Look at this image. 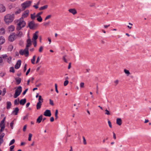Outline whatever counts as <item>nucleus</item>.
<instances>
[{
    "instance_id": "nucleus-54",
    "label": "nucleus",
    "mask_w": 151,
    "mask_h": 151,
    "mask_svg": "<svg viewBox=\"0 0 151 151\" xmlns=\"http://www.w3.org/2000/svg\"><path fill=\"white\" fill-rule=\"evenodd\" d=\"M27 127V125H25L24 126L23 129V132H25L26 131Z\"/></svg>"
},
{
    "instance_id": "nucleus-1",
    "label": "nucleus",
    "mask_w": 151,
    "mask_h": 151,
    "mask_svg": "<svg viewBox=\"0 0 151 151\" xmlns=\"http://www.w3.org/2000/svg\"><path fill=\"white\" fill-rule=\"evenodd\" d=\"M26 22L24 21L23 18H21L17 22V26L16 29L17 31H19L22 28L24 27L26 25Z\"/></svg>"
},
{
    "instance_id": "nucleus-25",
    "label": "nucleus",
    "mask_w": 151,
    "mask_h": 151,
    "mask_svg": "<svg viewBox=\"0 0 151 151\" xmlns=\"http://www.w3.org/2000/svg\"><path fill=\"white\" fill-rule=\"evenodd\" d=\"M5 30L4 29L2 28L0 29V34L3 35L5 33Z\"/></svg>"
},
{
    "instance_id": "nucleus-33",
    "label": "nucleus",
    "mask_w": 151,
    "mask_h": 151,
    "mask_svg": "<svg viewBox=\"0 0 151 151\" xmlns=\"http://www.w3.org/2000/svg\"><path fill=\"white\" fill-rule=\"evenodd\" d=\"M37 17V19L38 22H41L42 21V19L41 16Z\"/></svg>"
},
{
    "instance_id": "nucleus-38",
    "label": "nucleus",
    "mask_w": 151,
    "mask_h": 151,
    "mask_svg": "<svg viewBox=\"0 0 151 151\" xmlns=\"http://www.w3.org/2000/svg\"><path fill=\"white\" fill-rule=\"evenodd\" d=\"M32 136V134L29 133V137H28V140L29 141H30L31 140V138Z\"/></svg>"
},
{
    "instance_id": "nucleus-41",
    "label": "nucleus",
    "mask_w": 151,
    "mask_h": 151,
    "mask_svg": "<svg viewBox=\"0 0 151 151\" xmlns=\"http://www.w3.org/2000/svg\"><path fill=\"white\" fill-rule=\"evenodd\" d=\"M43 12H41L38 13L36 15V17H40V15L42 14Z\"/></svg>"
},
{
    "instance_id": "nucleus-36",
    "label": "nucleus",
    "mask_w": 151,
    "mask_h": 151,
    "mask_svg": "<svg viewBox=\"0 0 151 151\" xmlns=\"http://www.w3.org/2000/svg\"><path fill=\"white\" fill-rule=\"evenodd\" d=\"M12 58L11 57H9L7 58V62L9 63H10L11 62Z\"/></svg>"
},
{
    "instance_id": "nucleus-17",
    "label": "nucleus",
    "mask_w": 151,
    "mask_h": 151,
    "mask_svg": "<svg viewBox=\"0 0 151 151\" xmlns=\"http://www.w3.org/2000/svg\"><path fill=\"white\" fill-rule=\"evenodd\" d=\"M42 105V102H38L36 105L37 109V110L39 109H40Z\"/></svg>"
},
{
    "instance_id": "nucleus-5",
    "label": "nucleus",
    "mask_w": 151,
    "mask_h": 151,
    "mask_svg": "<svg viewBox=\"0 0 151 151\" xmlns=\"http://www.w3.org/2000/svg\"><path fill=\"white\" fill-rule=\"evenodd\" d=\"M37 26V24H35L33 21H32L29 23L27 27H29L30 29H32Z\"/></svg>"
},
{
    "instance_id": "nucleus-9",
    "label": "nucleus",
    "mask_w": 151,
    "mask_h": 151,
    "mask_svg": "<svg viewBox=\"0 0 151 151\" xmlns=\"http://www.w3.org/2000/svg\"><path fill=\"white\" fill-rule=\"evenodd\" d=\"M29 11L28 10H27L24 11L23 13L21 18H23V19L24 18H26L28 17L29 15Z\"/></svg>"
},
{
    "instance_id": "nucleus-48",
    "label": "nucleus",
    "mask_w": 151,
    "mask_h": 151,
    "mask_svg": "<svg viewBox=\"0 0 151 151\" xmlns=\"http://www.w3.org/2000/svg\"><path fill=\"white\" fill-rule=\"evenodd\" d=\"M14 124V121H12L10 124V126L12 129H13V125Z\"/></svg>"
},
{
    "instance_id": "nucleus-2",
    "label": "nucleus",
    "mask_w": 151,
    "mask_h": 151,
    "mask_svg": "<svg viewBox=\"0 0 151 151\" xmlns=\"http://www.w3.org/2000/svg\"><path fill=\"white\" fill-rule=\"evenodd\" d=\"M14 14H8L4 17V20L6 24H9V23L12 22L14 19Z\"/></svg>"
},
{
    "instance_id": "nucleus-24",
    "label": "nucleus",
    "mask_w": 151,
    "mask_h": 151,
    "mask_svg": "<svg viewBox=\"0 0 151 151\" xmlns=\"http://www.w3.org/2000/svg\"><path fill=\"white\" fill-rule=\"evenodd\" d=\"M48 6L47 5H45L43 6H42L40 8L39 10H42L47 8Z\"/></svg>"
},
{
    "instance_id": "nucleus-20",
    "label": "nucleus",
    "mask_w": 151,
    "mask_h": 151,
    "mask_svg": "<svg viewBox=\"0 0 151 151\" xmlns=\"http://www.w3.org/2000/svg\"><path fill=\"white\" fill-rule=\"evenodd\" d=\"M22 34H23L22 32L18 31V32H17V34H16V37L17 36L19 37H22Z\"/></svg>"
},
{
    "instance_id": "nucleus-63",
    "label": "nucleus",
    "mask_w": 151,
    "mask_h": 151,
    "mask_svg": "<svg viewBox=\"0 0 151 151\" xmlns=\"http://www.w3.org/2000/svg\"><path fill=\"white\" fill-rule=\"evenodd\" d=\"M40 57L38 56L37 57V61H36V63H37L39 62V61H40Z\"/></svg>"
},
{
    "instance_id": "nucleus-45",
    "label": "nucleus",
    "mask_w": 151,
    "mask_h": 151,
    "mask_svg": "<svg viewBox=\"0 0 151 151\" xmlns=\"http://www.w3.org/2000/svg\"><path fill=\"white\" fill-rule=\"evenodd\" d=\"M68 80H66L64 81V85L65 86L67 85L68 83Z\"/></svg>"
},
{
    "instance_id": "nucleus-47",
    "label": "nucleus",
    "mask_w": 151,
    "mask_h": 151,
    "mask_svg": "<svg viewBox=\"0 0 151 151\" xmlns=\"http://www.w3.org/2000/svg\"><path fill=\"white\" fill-rule=\"evenodd\" d=\"M51 17V15H49L47 16L45 19V20H46L47 19H48L50 18Z\"/></svg>"
},
{
    "instance_id": "nucleus-51",
    "label": "nucleus",
    "mask_w": 151,
    "mask_h": 151,
    "mask_svg": "<svg viewBox=\"0 0 151 151\" xmlns=\"http://www.w3.org/2000/svg\"><path fill=\"white\" fill-rule=\"evenodd\" d=\"M13 48V46L12 45H10L9 47V49L10 51L12 50Z\"/></svg>"
},
{
    "instance_id": "nucleus-7",
    "label": "nucleus",
    "mask_w": 151,
    "mask_h": 151,
    "mask_svg": "<svg viewBox=\"0 0 151 151\" xmlns=\"http://www.w3.org/2000/svg\"><path fill=\"white\" fill-rule=\"evenodd\" d=\"M21 64V61L20 60H18L15 65V68L16 69H19L20 66Z\"/></svg>"
},
{
    "instance_id": "nucleus-59",
    "label": "nucleus",
    "mask_w": 151,
    "mask_h": 151,
    "mask_svg": "<svg viewBox=\"0 0 151 151\" xmlns=\"http://www.w3.org/2000/svg\"><path fill=\"white\" fill-rule=\"evenodd\" d=\"M84 83L83 82H81L80 83V86L81 88H83L84 87Z\"/></svg>"
},
{
    "instance_id": "nucleus-6",
    "label": "nucleus",
    "mask_w": 151,
    "mask_h": 151,
    "mask_svg": "<svg viewBox=\"0 0 151 151\" xmlns=\"http://www.w3.org/2000/svg\"><path fill=\"white\" fill-rule=\"evenodd\" d=\"M16 34L13 33L10 34L8 37V39L9 41L12 42L16 39Z\"/></svg>"
},
{
    "instance_id": "nucleus-23",
    "label": "nucleus",
    "mask_w": 151,
    "mask_h": 151,
    "mask_svg": "<svg viewBox=\"0 0 151 151\" xmlns=\"http://www.w3.org/2000/svg\"><path fill=\"white\" fill-rule=\"evenodd\" d=\"M16 81L17 82V84L19 85L21 82V79L20 78H17L15 79Z\"/></svg>"
},
{
    "instance_id": "nucleus-10",
    "label": "nucleus",
    "mask_w": 151,
    "mask_h": 151,
    "mask_svg": "<svg viewBox=\"0 0 151 151\" xmlns=\"http://www.w3.org/2000/svg\"><path fill=\"white\" fill-rule=\"evenodd\" d=\"M6 11V8L5 6L2 4H0V12H3Z\"/></svg>"
},
{
    "instance_id": "nucleus-53",
    "label": "nucleus",
    "mask_w": 151,
    "mask_h": 151,
    "mask_svg": "<svg viewBox=\"0 0 151 151\" xmlns=\"http://www.w3.org/2000/svg\"><path fill=\"white\" fill-rule=\"evenodd\" d=\"M33 44L34 45V46L35 47H36L37 46V41L36 40H33Z\"/></svg>"
},
{
    "instance_id": "nucleus-58",
    "label": "nucleus",
    "mask_w": 151,
    "mask_h": 151,
    "mask_svg": "<svg viewBox=\"0 0 151 151\" xmlns=\"http://www.w3.org/2000/svg\"><path fill=\"white\" fill-rule=\"evenodd\" d=\"M29 46L26 45V48L24 50V51H28L29 50Z\"/></svg>"
},
{
    "instance_id": "nucleus-49",
    "label": "nucleus",
    "mask_w": 151,
    "mask_h": 151,
    "mask_svg": "<svg viewBox=\"0 0 151 151\" xmlns=\"http://www.w3.org/2000/svg\"><path fill=\"white\" fill-rule=\"evenodd\" d=\"M105 111H106V112L105 113V114H107V115H108L110 114L109 111L107 109H106L105 110Z\"/></svg>"
},
{
    "instance_id": "nucleus-15",
    "label": "nucleus",
    "mask_w": 151,
    "mask_h": 151,
    "mask_svg": "<svg viewBox=\"0 0 151 151\" xmlns=\"http://www.w3.org/2000/svg\"><path fill=\"white\" fill-rule=\"evenodd\" d=\"M26 99L25 98L23 99H22L20 101L19 103L20 105H24L26 103Z\"/></svg>"
},
{
    "instance_id": "nucleus-56",
    "label": "nucleus",
    "mask_w": 151,
    "mask_h": 151,
    "mask_svg": "<svg viewBox=\"0 0 151 151\" xmlns=\"http://www.w3.org/2000/svg\"><path fill=\"white\" fill-rule=\"evenodd\" d=\"M43 49V47L42 46H41L39 49V52H42V50Z\"/></svg>"
},
{
    "instance_id": "nucleus-14",
    "label": "nucleus",
    "mask_w": 151,
    "mask_h": 151,
    "mask_svg": "<svg viewBox=\"0 0 151 151\" xmlns=\"http://www.w3.org/2000/svg\"><path fill=\"white\" fill-rule=\"evenodd\" d=\"M69 12L71 13L73 15H75L77 13V11L76 9H70L68 10Z\"/></svg>"
},
{
    "instance_id": "nucleus-64",
    "label": "nucleus",
    "mask_w": 151,
    "mask_h": 151,
    "mask_svg": "<svg viewBox=\"0 0 151 151\" xmlns=\"http://www.w3.org/2000/svg\"><path fill=\"white\" fill-rule=\"evenodd\" d=\"M30 68H29L28 70H27L26 73V75L27 76L28 75V74H29V73L30 71Z\"/></svg>"
},
{
    "instance_id": "nucleus-18",
    "label": "nucleus",
    "mask_w": 151,
    "mask_h": 151,
    "mask_svg": "<svg viewBox=\"0 0 151 151\" xmlns=\"http://www.w3.org/2000/svg\"><path fill=\"white\" fill-rule=\"evenodd\" d=\"M116 124L119 125H121L122 124V121L121 118H118L116 119Z\"/></svg>"
},
{
    "instance_id": "nucleus-28",
    "label": "nucleus",
    "mask_w": 151,
    "mask_h": 151,
    "mask_svg": "<svg viewBox=\"0 0 151 151\" xmlns=\"http://www.w3.org/2000/svg\"><path fill=\"white\" fill-rule=\"evenodd\" d=\"M35 13L33 14H31V18L32 19L34 20L35 19V17H36V16H35Z\"/></svg>"
},
{
    "instance_id": "nucleus-39",
    "label": "nucleus",
    "mask_w": 151,
    "mask_h": 151,
    "mask_svg": "<svg viewBox=\"0 0 151 151\" xmlns=\"http://www.w3.org/2000/svg\"><path fill=\"white\" fill-rule=\"evenodd\" d=\"M5 134L4 133H2L0 135V139H3V138Z\"/></svg>"
},
{
    "instance_id": "nucleus-60",
    "label": "nucleus",
    "mask_w": 151,
    "mask_h": 151,
    "mask_svg": "<svg viewBox=\"0 0 151 151\" xmlns=\"http://www.w3.org/2000/svg\"><path fill=\"white\" fill-rule=\"evenodd\" d=\"M7 55L6 54H4V55H2V56H1V57H2V58H6V57H7Z\"/></svg>"
},
{
    "instance_id": "nucleus-27",
    "label": "nucleus",
    "mask_w": 151,
    "mask_h": 151,
    "mask_svg": "<svg viewBox=\"0 0 151 151\" xmlns=\"http://www.w3.org/2000/svg\"><path fill=\"white\" fill-rule=\"evenodd\" d=\"M36 56L35 55H34L32 59H31V61L32 64H34L35 63V61L36 58Z\"/></svg>"
},
{
    "instance_id": "nucleus-34",
    "label": "nucleus",
    "mask_w": 151,
    "mask_h": 151,
    "mask_svg": "<svg viewBox=\"0 0 151 151\" xmlns=\"http://www.w3.org/2000/svg\"><path fill=\"white\" fill-rule=\"evenodd\" d=\"M41 101L42 103L43 101V99L42 98V96L40 95L39 96V98L38 99V102Z\"/></svg>"
},
{
    "instance_id": "nucleus-43",
    "label": "nucleus",
    "mask_w": 151,
    "mask_h": 151,
    "mask_svg": "<svg viewBox=\"0 0 151 151\" xmlns=\"http://www.w3.org/2000/svg\"><path fill=\"white\" fill-rule=\"evenodd\" d=\"M49 100H50V104L51 105H52V106H54V104L53 103V101L51 99H50Z\"/></svg>"
},
{
    "instance_id": "nucleus-46",
    "label": "nucleus",
    "mask_w": 151,
    "mask_h": 151,
    "mask_svg": "<svg viewBox=\"0 0 151 151\" xmlns=\"http://www.w3.org/2000/svg\"><path fill=\"white\" fill-rule=\"evenodd\" d=\"M21 12V10L20 9H18L17 11L15 12V14H19Z\"/></svg>"
},
{
    "instance_id": "nucleus-26",
    "label": "nucleus",
    "mask_w": 151,
    "mask_h": 151,
    "mask_svg": "<svg viewBox=\"0 0 151 151\" xmlns=\"http://www.w3.org/2000/svg\"><path fill=\"white\" fill-rule=\"evenodd\" d=\"M19 99L18 98V100L17 99L15 100L14 101V104L15 105H18L19 104Z\"/></svg>"
},
{
    "instance_id": "nucleus-3",
    "label": "nucleus",
    "mask_w": 151,
    "mask_h": 151,
    "mask_svg": "<svg viewBox=\"0 0 151 151\" xmlns=\"http://www.w3.org/2000/svg\"><path fill=\"white\" fill-rule=\"evenodd\" d=\"M22 88L21 86H19L16 89L15 93L14 95V98H17L21 94L22 91Z\"/></svg>"
},
{
    "instance_id": "nucleus-40",
    "label": "nucleus",
    "mask_w": 151,
    "mask_h": 151,
    "mask_svg": "<svg viewBox=\"0 0 151 151\" xmlns=\"http://www.w3.org/2000/svg\"><path fill=\"white\" fill-rule=\"evenodd\" d=\"M83 144L85 145H86L87 144V143H86V140L85 137L84 136H83Z\"/></svg>"
},
{
    "instance_id": "nucleus-22",
    "label": "nucleus",
    "mask_w": 151,
    "mask_h": 151,
    "mask_svg": "<svg viewBox=\"0 0 151 151\" xmlns=\"http://www.w3.org/2000/svg\"><path fill=\"white\" fill-rule=\"evenodd\" d=\"M27 44L26 45L29 46V47L32 45L31 41L30 39H28L27 40Z\"/></svg>"
},
{
    "instance_id": "nucleus-19",
    "label": "nucleus",
    "mask_w": 151,
    "mask_h": 151,
    "mask_svg": "<svg viewBox=\"0 0 151 151\" xmlns=\"http://www.w3.org/2000/svg\"><path fill=\"white\" fill-rule=\"evenodd\" d=\"M5 39L4 37L2 36L0 37V44H3L5 42Z\"/></svg>"
},
{
    "instance_id": "nucleus-12",
    "label": "nucleus",
    "mask_w": 151,
    "mask_h": 151,
    "mask_svg": "<svg viewBox=\"0 0 151 151\" xmlns=\"http://www.w3.org/2000/svg\"><path fill=\"white\" fill-rule=\"evenodd\" d=\"M19 110V109L18 107H16L12 111V114H14L15 115H17V114L18 113Z\"/></svg>"
},
{
    "instance_id": "nucleus-8",
    "label": "nucleus",
    "mask_w": 151,
    "mask_h": 151,
    "mask_svg": "<svg viewBox=\"0 0 151 151\" xmlns=\"http://www.w3.org/2000/svg\"><path fill=\"white\" fill-rule=\"evenodd\" d=\"M44 115L47 116H50L51 115L50 111L49 110H46L44 112Z\"/></svg>"
},
{
    "instance_id": "nucleus-62",
    "label": "nucleus",
    "mask_w": 151,
    "mask_h": 151,
    "mask_svg": "<svg viewBox=\"0 0 151 151\" xmlns=\"http://www.w3.org/2000/svg\"><path fill=\"white\" fill-rule=\"evenodd\" d=\"M28 88H27L25 90L23 91V93H22V94L23 95H24L26 93L27 91H28Z\"/></svg>"
},
{
    "instance_id": "nucleus-44",
    "label": "nucleus",
    "mask_w": 151,
    "mask_h": 151,
    "mask_svg": "<svg viewBox=\"0 0 151 151\" xmlns=\"http://www.w3.org/2000/svg\"><path fill=\"white\" fill-rule=\"evenodd\" d=\"M6 89L5 88H4L3 90V92L2 94V96H4L5 95L6 93Z\"/></svg>"
},
{
    "instance_id": "nucleus-32",
    "label": "nucleus",
    "mask_w": 151,
    "mask_h": 151,
    "mask_svg": "<svg viewBox=\"0 0 151 151\" xmlns=\"http://www.w3.org/2000/svg\"><path fill=\"white\" fill-rule=\"evenodd\" d=\"M9 71L10 72L14 73L15 72V70L13 67H11L10 68Z\"/></svg>"
},
{
    "instance_id": "nucleus-50",
    "label": "nucleus",
    "mask_w": 151,
    "mask_h": 151,
    "mask_svg": "<svg viewBox=\"0 0 151 151\" xmlns=\"http://www.w3.org/2000/svg\"><path fill=\"white\" fill-rule=\"evenodd\" d=\"M1 128V129H0V131L1 132H2L3 131V130L5 128V126L3 125V126H2V127H0Z\"/></svg>"
},
{
    "instance_id": "nucleus-21",
    "label": "nucleus",
    "mask_w": 151,
    "mask_h": 151,
    "mask_svg": "<svg viewBox=\"0 0 151 151\" xmlns=\"http://www.w3.org/2000/svg\"><path fill=\"white\" fill-rule=\"evenodd\" d=\"M12 105L10 101H7L6 102V109H9L10 108L11 106Z\"/></svg>"
},
{
    "instance_id": "nucleus-37",
    "label": "nucleus",
    "mask_w": 151,
    "mask_h": 151,
    "mask_svg": "<svg viewBox=\"0 0 151 151\" xmlns=\"http://www.w3.org/2000/svg\"><path fill=\"white\" fill-rule=\"evenodd\" d=\"M26 57H27L29 55L28 51H25L24 54Z\"/></svg>"
},
{
    "instance_id": "nucleus-11",
    "label": "nucleus",
    "mask_w": 151,
    "mask_h": 151,
    "mask_svg": "<svg viewBox=\"0 0 151 151\" xmlns=\"http://www.w3.org/2000/svg\"><path fill=\"white\" fill-rule=\"evenodd\" d=\"M38 33V31H36L33 35V37L32 39L33 40H36L38 38V35H37Z\"/></svg>"
},
{
    "instance_id": "nucleus-30",
    "label": "nucleus",
    "mask_w": 151,
    "mask_h": 151,
    "mask_svg": "<svg viewBox=\"0 0 151 151\" xmlns=\"http://www.w3.org/2000/svg\"><path fill=\"white\" fill-rule=\"evenodd\" d=\"M124 73L127 74V76H129L130 74V73L129 70H128L127 69H125L124 70Z\"/></svg>"
},
{
    "instance_id": "nucleus-4",
    "label": "nucleus",
    "mask_w": 151,
    "mask_h": 151,
    "mask_svg": "<svg viewBox=\"0 0 151 151\" xmlns=\"http://www.w3.org/2000/svg\"><path fill=\"white\" fill-rule=\"evenodd\" d=\"M32 3V1H27L24 2L21 4L22 8L24 10L26 8L29 6L31 5Z\"/></svg>"
},
{
    "instance_id": "nucleus-16",
    "label": "nucleus",
    "mask_w": 151,
    "mask_h": 151,
    "mask_svg": "<svg viewBox=\"0 0 151 151\" xmlns=\"http://www.w3.org/2000/svg\"><path fill=\"white\" fill-rule=\"evenodd\" d=\"M15 29V27L13 25H11L8 28L9 31V32L13 31Z\"/></svg>"
},
{
    "instance_id": "nucleus-61",
    "label": "nucleus",
    "mask_w": 151,
    "mask_h": 151,
    "mask_svg": "<svg viewBox=\"0 0 151 151\" xmlns=\"http://www.w3.org/2000/svg\"><path fill=\"white\" fill-rule=\"evenodd\" d=\"M108 123L109 127L111 128H112V125L111 122L110 121H108Z\"/></svg>"
},
{
    "instance_id": "nucleus-55",
    "label": "nucleus",
    "mask_w": 151,
    "mask_h": 151,
    "mask_svg": "<svg viewBox=\"0 0 151 151\" xmlns=\"http://www.w3.org/2000/svg\"><path fill=\"white\" fill-rule=\"evenodd\" d=\"M27 65L26 64H25L24 65L23 70L24 72H25L27 70Z\"/></svg>"
},
{
    "instance_id": "nucleus-57",
    "label": "nucleus",
    "mask_w": 151,
    "mask_h": 151,
    "mask_svg": "<svg viewBox=\"0 0 151 151\" xmlns=\"http://www.w3.org/2000/svg\"><path fill=\"white\" fill-rule=\"evenodd\" d=\"M63 60L66 63H68V61L65 58V56H64L63 57Z\"/></svg>"
},
{
    "instance_id": "nucleus-29",
    "label": "nucleus",
    "mask_w": 151,
    "mask_h": 151,
    "mask_svg": "<svg viewBox=\"0 0 151 151\" xmlns=\"http://www.w3.org/2000/svg\"><path fill=\"white\" fill-rule=\"evenodd\" d=\"M58 110L57 109L56 110L55 112V119H57L58 118Z\"/></svg>"
},
{
    "instance_id": "nucleus-31",
    "label": "nucleus",
    "mask_w": 151,
    "mask_h": 151,
    "mask_svg": "<svg viewBox=\"0 0 151 151\" xmlns=\"http://www.w3.org/2000/svg\"><path fill=\"white\" fill-rule=\"evenodd\" d=\"M24 50H21L19 51V53L20 55H23L24 53Z\"/></svg>"
},
{
    "instance_id": "nucleus-35",
    "label": "nucleus",
    "mask_w": 151,
    "mask_h": 151,
    "mask_svg": "<svg viewBox=\"0 0 151 151\" xmlns=\"http://www.w3.org/2000/svg\"><path fill=\"white\" fill-rule=\"evenodd\" d=\"M15 140L14 139H13L11 140L9 144V145L10 146L12 145L15 142Z\"/></svg>"
},
{
    "instance_id": "nucleus-52",
    "label": "nucleus",
    "mask_w": 151,
    "mask_h": 151,
    "mask_svg": "<svg viewBox=\"0 0 151 151\" xmlns=\"http://www.w3.org/2000/svg\"><path fill=\"white\" fill-rule=\"evenodd\" d=\"M3 125L5 126L4 122H3V121H1L0 124V127H2Z\"/></svg>"
},
{
    "instance_id": "nucleus-13",
    "label": "nucleus",
    "mask_w": 151,
    "mask_h": 151,
    "mask_svg": "<svg viewBox=\"0 0 151 151\" xmlns=\"http://www.w3.org/2000/svg\"><path fill=\"white\" fill-rule=\"evenodd\" d=\"M43 115H41L39 116L37 119V123H40L42 119Z\"/></svg>"
},
{
    "instance_id": "nucleus-42",
    "label": "nucleus",
    "mask_w": 151,
    "mask_h": 151,
    "mask_svg": "<svg viewBox=\"0 0 151 151\" xmlns=\"http://www.w3.org/2000/svg\"><path fill=\"white\" fill-rule=\"evenodd\" d=\"M14 145H12L11 146H10V151H13L14 150H13V149H14Z\"/></svg>"
}]
</instances>
